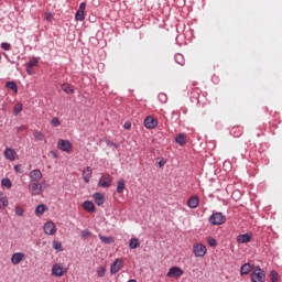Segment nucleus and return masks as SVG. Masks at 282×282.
Segmentation results:
<instances>
[{
    "label": "nucleus",
    "instance_id": "24",
    "mask_svg": "<svg viewBox=\"0 0 282 282\" xmlns=\"http://www.w3.org/2000/svg\"><path fill=\"white\" fill-rule=\"evenodd\" d=\"M129 246L132 250H135V248H140V240L138 238H131Z\"/></svg>",
    "mask_w": 282,
    "mask_h": 282
},
{
    "label": "nucleus",
    "instance_id": "16",
    "mask_svg": "<svg viewBox=\"0 0 282 282\" xmlns=\"http://www.w3.org/2000/svg\"><path fill=\"white\" fill-rule=\"evenodd\" d=\"M188 208H197L199 206V196H192L187 200Z\"/></svg>",
    "mask_w": 282,
    "mask_h": 282
},
{
    "label": "nucleus",
    "instance_id": "33",
    "mask_svg": "<svg viewBox=\"0 0 282 282\" xmlns=\"http://www.w3.org/2000/svg\"><path fill=\"white\" fill-rule=\"evenodd\" d=\"M271 282H279V272L275 270H272L270 272Z\"/></svg>",
    "mask_w": 282,
    "mask_h": 282
},
{
    "label": "nucleus",
    "instance_id": "51",
    "mask_svg": "<svg viewBox=\"0 0 282 282\" xmlns=\"http://www.w3.org/2000/svg\"><path fill=\"white\" fill-rule=\"evenodd\" d=\"M160 96H164V95H160Z\"/></svg>",
    "mask_w": 282,
    "mask_h": 282
},
{
    "label": "nucleus",
    "instance_id": "11",
    "mask_svg": "<svg viewBox=\"0 0 282 282\" xmlns=\"http://www.w3.org/2000/svg\"><path fill=\"white\" fill-rule=\"evenodd\" d=\"M122 270V260L116 259L115 262L110 267L111 274H118Z\"/></svg>",
    "mask_w": 282,
    "mask_h": 282
},
{
    "label": "nucleus",
    "instance_id": "41",
    "mask_svg": "<svg viewBox=\"0 0 282 282\" xmlns=\"http://www.w3.org/2000/svg\"><path fill=\"white\" fill-rule=\"evenodd\" d=\"M54 19V15L52 13H45V20L52 23V20Z\"/></svg>",
    "mask_w": 282,
    "mask_h": 282
},
{
    "label": "nucleus",
    "instance_id": "36",
    "mask_svg": "<svg viewBox=\"0 0 282 282\" xmlns=\"http://www.w3.org/2000/svg\"><path fill=\"white\" fill-rule=\"evenodd\" d=\"M76 21H85V12L83 11H77L75 14Z\"/></svg>",
    "mask_w": 282,
    "mask_h": 282
},
{
    "label": "nucleus",
    "instance_id": "7",
    "mask_svg": "<svg viewBox=\"0 0 282 282\" xmlns=\"http://www.w3.org/2000/svg\"><path fill=\"white\" fill-rule=\"evenodd\" d=\"M57 149L64 151V153H72V142H69V140L59 139L57 141Z\"/></svg>",
    "mask_w": 282,
    "mask_h": 282
},
{
    "label": "nucleus",
    "instance_id": "1",
    "mask_svg": "<svg viewBox=\"0 0 282 282\" xmlns=\"http://www.w3.org/2000/svg\"><path fill=\"white\" fill-rule=\"evenodd\" d=\"M30 177V184H29V191L31 192V195H42L43 194V183H41V180H43V172L41 170L36 169L29 173Z\"/></svg>",
    "mask_w": 282,
    "mask_h": 282
},
{
    "label": "nucleus",
    "instance_id": "40",
    "mask_svg": "<svg viewBox=\"0 0 282 282\" xmlns=\"http://www.w3.org/2000/svg\"><path fill=\"white\" fill-rule=\"evenodd\" d=\"M207 242L210 246V248H215V246H217V240H215V238L213 237L207 238Z\"/></svg>",
    "mask_w": 282,
    "mask_h": 282
},
{
    "label": "nucleus",
    "instance_id": "32",
    "mask_svg": "<svg viewBox=\"0 0 282 282\" xmlns=\"http://www.w3.org/2000/svg\"><path fill=\"white\" fill-rule=\"evenodd\" d=\"M1 184L4 188H12V181L10 178H2Z\"/></svg>",
    "mask_w": 282,
    "mask_h": 282
},
{
    "label": "nucleus",
    "instance_id": "35",
    "mask_svg": "<svg viewBox=\"0 0 282 282\" xmlns=\"http://www.w3.org/2000/svg\"><path fill=\"white\" fill-rule=\"evenodd\" d=\"M14 115L19 116V113H21V111H23V105L22 104H17L13 108Z\"/></svg>",
    "mask_w": 282,
    "mask_h": 282
},
{
    "label": "nucleus",
    "instance_id": "47",
    "mask_svg": "<svg viewBox=\"0 0 282 282\" xmlns=\"http://www.w3.org/2000/svg\"><path fill=\"white\" fill-rule=\"evenodd\" d=\"M124 129H131V123L126 122V123H124Z\"/></svg>",
    "mask_w": 282,
    "mask_h": 282
},
{
    "label": "nucleus",
    "instance_id": "39",
    "mask_svg": "<svg viewBox=\"0 0 282 282\" xmlns=\"http://www.w3.org/2000/svg\"><path fill=\"white\" fill-rule=\"evenodd\" d=\"M175 61L176 63H178V65H184V57L182 56V54H176Z\"/></svg>",
    "mask_w": 282,
    "mask_h": 282
},
{
    "label": "nucleus",
    "instance_id": "6",
    "mask_svg": "<svg viewBox=\"0 0 282 282\" xmlns=\"http://www.w3.org/2000/svg\"><path fill=\"white\" fill-rule=\"evenodd\" d=\"M3 156L9 162H17V160H19V153L13 148H6L3 152Z\"/></svg>",
    "mask_w": 282,
    "mask_h": 282
},
{
    "label": "nucleus",
    "instance_id": "19",
    "mask_svg": "<svg viewBox=\"0 0 282 282\" xmlns=\"http://www.w3.org/2000/svg\"><path fill=\"white\" fill-rule=\"evenodd\" d=\"M250 270H254V267H251L250 263H245L240 268L241 276H246V274H250Z\"/></svg>",
    "mask_w": 282,
    "mask_h": 282
},
{
    "label": "nucleus",
    "instance_id": "45",
    "mask_svg": "<svg viewBox=\"0 0 282 282\" xmlns=\"http://www.w3.org/2000/svg\"><path fill=\"white\" fill-rule=\"evenodd\" d=\"M164 164H166V161L161 160L159 161L158 165L160 166V169H162V166H164Z\"/></svg>",
    "mask_w": 282,
    "mask_h": 282
},
{
    "label": "nucleus",
    "instance_id": "20",
    "mask_svg": "<svg viewBox=\"0 0 282 282\" xmlns=\"http://www.w3.org/2000/svg\"><path fill=\"white\" fill-rule=\"evenodd\" d=\"M94 199H95L97 206H102V204H105V195H102L100 193H95Z\"/></svg>",
    "mask_w": 282,
    "mask_h": 282
},
{
    "label": "nucleus",
    "instance_id": "5",
    "mask_svg": "<svg viewBox=\"0 0 282 282\" xmlns=\"http://www.w3.org/2000/svg\"><path fill=\"white\" fill-rule=\"evenodd\" d=\"M113 182V177L109 174H102L99 178V188H109Z\"/></svg>",
    "mask_w": 282,
    "mask_h": 282
},
{
    "label": "nucleus",
    "instance_id": "27",
    "mask_svg": "<svg viewBox=\"0 0 282 282\" xmlns=\"http://www.w3.org/2000/svg\"><path fill=\"white\" fill-rule=\"evenodd\" d=\"M117 193H124V180H120L117 184Z\"/></svg>",
    "mask_w": 282,
    "mask_h": 282
},
{
    "label": "nucleus",
    "instance_id": "31",
    "mask_svg": "<svg viewBox=\"0 0 282 282\" xmlns=\"http://www.w3.org/2000/svg\"><path fill=\"white\" fill-rule=\"evenodd\" d=\"M39 65V58H36V57H32L30 61H29V63H28V65H26V67H36Z\"/></svg>",
    "mask_w": 282,
    "mask_h": 282
},
{
    "label": "nucleus",
    "instance_id": "10",
    "mask_svg": "<svg viewBox=\"0 0 282 282\" xmlns=\"http://www.w3.org/2000/svg\"><path fill=\"white\" fill-rule=\"evenodd\" d=\"M182 274H184V271L180 267H173L169 270L166 275L170 279H173V278L177 279V278L182 276Z\"/></svg>",
    "mask_w": 282,
    "mask_h": 282
},
{
    "label": "nucleus",
    "instance_id": "14",
    "mask_svg": "<svg viewBox=\"0 0 282 282\" xmlns=\"http://www.w3.org/2000/svg\"><path fill=\"white\" fill-rule=\"evenodd\" d=\"M250 241H252V234H250V232L239 235L237 237V242L238 243H250Z\"/></svg>",
    "mask_w": 282,
    "mask_h": 282
},
{
    "label": "nucleus",
    "instance_id": "9",
    "mask_svg": "<svg viewBox=\"0 0 282 282\" xmlns=\"http://www.w3.org/2000/svg\"><path fill=\"white\" fill-rule=\"evenodd\" d=\"M25 259H26L25 253H23V252H15L11 257V263L13 265H19V263H21V261H25Z\"/></svg>",
    "mask_w": 282,
    "mask_h": 282
},
{
    "label": "nucleus",
    "instance_id": "23",
    "mask_svg": "<svg viewBox=\"0 0 282 282\" xmlns=\"http://www.w3.org/2000/svg\"><path fill=\"white\" fill-rule=\"evenodd\" d=\"M33 135L37 142H43V140H45V133H43L39 130H34Z\"/></svg>",
    "mask_w": 282,
    "mask_h": 282
},
{
    "label": "nucleus",
    "instance_id": "25",
    "mask_svg": "<svg viewBox=\"0 0 282 282\" xmlns=\"http://www.w3.org/2000/svg\"><path fill=\"white\" fill-rule=\"evenodd\" d=\"M62 89L65 91V94H74V86L69 84H63Z\"/></svg>",
    "mask_w": 282,
    "mask_h": 282
},
{
    "label": "nucleus",
    "instance_id": "8",
    "mask_svg": "<svg viewBox=\"0 0 282 282\" xmlns=\"http://www.w3.org/2000/svg\"><path fill=\"white\" fill-rule=\"evenodd\" d=\"M208 252V250L206 249V246L202 245V243H194L193 246V253L195 257H206V253Z\"/></svg>",
    "mask_w": 282,
    "mask_h": 282
},
{
    "label": "nucleus",
    "instance_id": "26",
    "mask_svg": "<svg viewBox=\"0 0 282 282\" xmlns=\"http://www.w3.org/2000/svg\"><path fill=\"white\" fill-rule=\"evenodd\" d=\"M7 87H8V89H11L15 94L19 91V86H17V83H14V82H8Z\"/></svg>",
    "mask_w": 282,
    "mask_h": 282
},
{
    "label": "nucleus",
    "instance_id": "28",
    "mask_svg": "<svg viewBox=\"0 0 282 282\" xmlns=\"http://www.w3.org/2000/svg\"><path fill=\"white\" fill-rule=\"evenodd\" d=\"M53 248L54 250H57V252H63V243H61V241L54 240Z\"/></svg>",
    "mask_w": 282,
    "mask_h": 282
},
{
    "label": "nucleus",
    "instance_id": "22",
    "mask_svg": "<svg viewBox=\"0 0 282 282\" xmlns=\"http://www.w3.org/2000/svg\"><path fill=\"white\" fill-rule=\"evenodd\" d=\"M45 210H47V207L44 204L39 205L35 208V215L36 217H42V215H44Z\"/></svg>",
    "mask_w": 282,
    "mask_h": 282
},
{
    "label": "nucleus",
    "instance_id": "2",
    "mask_svg": "<svg viewBox=\"0 0 282 282\" xmlns=\"http://www.w3.org/2000/svg\"><path fill=\"white\" fill-rule=\"evenodd\" d=\"M251 282H265V271L260 267H253L251 272Z\"/></svg>",
    "mask_w": 282,
    "mask_h": 282
},
{
    "label": "nucleus",
    "instance_id": "21",
    "mask_svg": "<svg viewBox=\"0 0 282 282\" xmlns=\"http://www.w3.org/2000/svg\"><path fill=\"white\" fill-rule=\"evenodd\" d=\"M175 142L180 144V147H184V144H186V135L183 133L176 134Z\"/></svg>",
    "mask_w": 282,
    "mask_h": 282
},
{
    "label": "nucleus",
    "instance_id": "38",
    "mask_svg": "<svg viewBox=\"0 0 282 282\" xmlns=\"http://www.w3.org/2000/svg\"><path fill=\"white\" fill-rule=\"evenodd\" d=\"M51 124H52V127H61V119H58L57 117H54L51 120Z\"/></svg>",
    "mask_w": 282,
    "mask_h": 282
},
{
    "label": "nucleus",
    "instance_id": "4",
    "mask_svg": "<svg viewBox=\"0 0 282 282\" xmlns=\"http://www.w3.org/2000/svg\"><path fill=\"white\" fill-rule=\"evenodd\" d=\"M209 224L212 226H221V224H226V216L221 213H215L209 217Z\"/></svg>",
    "mask_w": 282,
    "mask_h": 282
},
{
    "label": "nucleus",
    "instance_id": "42",
    "mask_svg": "<svg viewBox=\"0 0 282 282\" xmlns=\"http://www.w3.org/2000/svg\"><path fill=\"white\" fill-rule=\"evenodd\" d=\"M85 8H87V4H86L85 2H82V3L79 4L78 11H79V12H85Z\"/></svg>",
    "mask_w": 282,
    "mask_h": 282
},
{
    "label": "nucleus",
    "instance_id": "34",
    "mask_svg": "<svg viewBox=\"0 0 282 282\" xmlns=\"http://www.w3.org/2000/svg\"><path fill=\"white\" fill-rule=\"evenodd\" d=\"M24 213H25V210L23 209V207H21L20 205L15 206V215L18 217H23Z\"/></svg>",
    "mask_w": 282,
    "mask_h": 282
},
{
    "label": "nucleus",
    "instance_id": "18",
    "mask_svg": "<svg viewBox=\"0 0 282 282\" xmlns=\"http://www.w3.org/2000/svg\"><path fill=\"white\" fill-rule=\"evenodd\" d=\"M83 208H84V210H86V213H95L96 212V206L94 205V203L91 200L84 202Z\"/></svg>",
    "mask_w": 282,
    "mask_h": 282
},
{
    "label": "nucleus",
    "instance_id": "37",
    "mask_svg": "<svg viewBox=\"0 0 282 282\" xmlns=\"http://www.w3.org/2000/svg\"><path fill=\"white\" fill-rule=\"evenodd\" d=\"M1 47L4 50V52H10V50H12V45L8 42L1 43Z\"/></svg>",
    "mask_w": 282,
    "mask_h": 282
},
{
    "label": "nucleus",
    "instance_id": "43",
    "mask_svg": "<svg viewBox=\"0 0 282 282\" xmlns=\"http://www.w3.org/2000/svg\"><path fill=\"white\" fill-rule=\"evenodd\" d=\"M89 235H91V232H89V230H84V231L82 232L83 239H87V237H89Z\"/></svg>",
    "mask_w": 282,
    "mask_h": 282
},
{
    "label": "nucleus",
    "instance_id": "12",
    "mask_svg": "<svg viewBox=\"0 0 282 282\" xmlns=\"http://www.w3.org/2000/svg\"><path fill=\"white\" fill-rule=\"evenodd\" d=\"M45 235H56V225L53 221H47L44 225Z\"/></svg>",
    "mask_w": 282,
    "mask_h": 282
},
{
    "label": "nucleus",
    "instance_id": "3",
    "mask_svg": "<svg viewBox=\"0 0 282 282\" xmlns=\"http://www.w3.org/2000/svg\"><path fill=\"white\" fill-rule=\"evenodd\" d=\"M67 274V268L65 267L64 263H55L52 267V276H57L61 279V276H65Z\"/></svg>",
    "mask_w": 282,
    "mask_h": 282
},
{
    "label": "nucleus",
    "instance_id": "29",
    "mask_svg": "<svg viewBox=\"0 0 282 282\" xmlns=\"http://www.w3.org/2000/svg\"><path fill=\"white\" fill-rule=\"evenodd\" d=\"M99 239L102 243H113V238L111 237L99 235Z\"/></svg>",
    "mask_w": 282,
    "mask_h": 282
},
{
    "label": "nucleus",
    "instance_id": "15",
    "mask_svg": "<svg viewBox=\"0 0 282 282\" xmlns=\"http://www.w3.org/2000/svg\"><path fill=\"white\" fill-rule=\"evenodd\" d=\"M9 205L10 200L8 199V196H6L3 192H0V210H6Z\"/></svg>",
    "mask_w": 282,
    "mask_h": 282
},
{
    "label": "nucleus",
    "instance_id": "30",
    "mask_svg": "<svg viewBox=\"0 0 282 282\" xmlns=\"http://www.w3.org/2000/svg\"><path fill=\"white\" fill-rule=\"evenodd\" d=\"M105 274H107V268L99 267L97 269V276H99V279H102V276H105Z\"/></svg>",
    "mask_w": 282,
    "mask_h": 282
},
{
    "label": "nucleus",
    "instance_id": "50",
    "mask_svg": "<svg viewBox=\"0 0 282 282\" xmlns=\"http://www.w3.org/2000/svg\"><path fill=\"white\" fill-rule=\"evenodd\" d=\"M53 156L56 158V153H54Z\"/></svg>",
    "mask_w": 282,
    "mask_h": 282
},
{
    "label": "nucleus",
    "instance_id": "49",
    "mask_svg": "<svg viewBox=\"0 0 282 282\" xmlns=\"http://www.w3.org/2000/svg\"><path fill=\"white\" fill-rule=\"evenodd\" d=\"M128 282H137L135 280H129Z\"/></svg>",
    "mask_w": 282,
    "mask_h": 282
},
{
    "label": "nucleus",
    "instance_id": "46",
    "mask_svg": "<svg viewBox=\"0 0 282 282\" xmlns=\"http://www.w3.org/2000/svg\"><path fill=\"white\" fill-rule=\"evenodd\" d=\"M25 129H28V126H21L18 128V131H25Z\"/></svg>",
    "mask_w": 282,
    "mask_h": 282
},
{
    "label": "nucleus",
    "instance_id": "13",
    "mask_svg": "<svg viewBox=\"0 0 282 282\" xmlns=\"http://www.w3.org/2000/svg\"><path fill=\"white\" fill-rule=\"evenodd\" d=\"M144 127L147 129H155V127H158V120H155L153 117L149 116L144 120Z\"/></svg>",
    "mask_w": 282,
    "mask_h": 282
},
{
    "label": "nucleus",
    "instance_id": "44",
    "mask_svg": "<svg viewBox=\"0 0 282 282\" xmlns=\"http://www.w3.org/2000/svg\"><path fill=\"white\" fill-rule=\"evenodd\" d=\"M14 171H15V173H23V171L21 170V165H14Z\"/></svg>",
    "mask_w": 282,
    "mask_h": 282
},
{
    "label": "nucleus",
    "instance_id": "17",
    "mask_svg": "<svg viewBox=\"0 0 282 282\" xmlns=\"http://www.w3.org/2000/svg\"><path fill=\"white\" fill-rule=\"evenodd\" d=\"M93 171L91 167L87 166L83 171V180L86 184H89V180H91Z\"/></svg>",
    "mask_w": 282,
    "mask_h": 282
},
{
    "label": "nucleus",
    "instance_id": "48",
    "mask_svg": "<svg viewBox=\"0 0 282 282\" xmlns=\"http://www.w3.org/2000/svg\"><path fill=\"white\" fill-rule=\"evenodd\" d=\"M30 69H32V68L26 66L28 74L32 75V72Z\"/></svg>",
    "mask_w": 282,
    "mask_h": 282
}]
</instances>
